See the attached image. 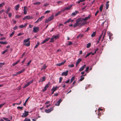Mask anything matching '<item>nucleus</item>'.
Wrapping results in <instances>:
<instances>
[{"label": "nucleus", "mask_w": 121, "mask_h": 121, "mask_svg": "<svg viewBox=\"0 0 121 121\" xmlns=\"http://www.w3.org/2000/svg\"><path fill=\"white\" fill-rule=\"evenodd\" d=\"M21 102H22V101H21L20 102V103H19V104H18L17 103H14V104H13V106H15V104H17V105H20V104L21 103Z\"/></svg>", "instance_id": "obj_51"}, {"label": "nucleus", "mask_w": 121, "mask_h": 121, "mask_svg": "<svg viewBox=\"0 0 121 121\" xmlns=\"http://www.w3.org/2000/svg\"><path fill=\"white\" fill-rule=\"evenodd\" d=\"M21 15H16L15 18L16 19H18L19 18H21Z\"/></svg>", "instance_id": "obj_34"}, {"label": "nucleus", "mask_w": 121, "mask_h": 121, "mask_svg": "<svg viewBox=\"0 0 121 121\" xmlns=\"http://www.w3.org/2000/svg\"><path fill=\"white\" fill-rule=\"evenodd\" d=\"M54 39L52 36V38L50 39V40L49 41V42L51 43V42H54Z\"/></svg>", "instance_id": "obj_31"}, {"label": "nucleus", "mask_w": 121, "mask_h": 121, "mask_svg": "<svg viewBox=\"0 0 121 121\" xmlns=\"http://www.w3.org/2000/svg\"><path fill=\"white\" fill-rule=\"evenodd\" d=\"M33 82V80H32L31 81H30L28 82L27 84L29 85L30 84L32 83Z\"/></svg>", "instance_id": "obj_41"}, {"label": "nucleus", "mask_w": 121, "mask_h": 121, "mask_svg": "<svg viewBox=\"0 0 121 121\" xmlns=\"http://www.w3.org/2000/svg\"><path fill=\"white\" fill-rule=\"evenodd\" d=\"M15 33L14 31L10 35V37H12L13 35Z\"/></svg>", "instance_id": "obj_45"}, {"label": "nucleus", "mask_w": 121, "mask_h": 121, "mask_svg": "<svg viewBox=\"0 0 121 121\" xmlns=\"http://www.w3.org/2000/svg\"><path fill=\"white\" fill-rule=\"evenodd\" d=\"M7 43L6 42L0 41V44H6Z\"/></svg>", "instance_id": "obj_36"}, {"label": "nucleus", "mask_w": 121, "mask_h": 121, "mask_svg": "<svg viewBox=\"0 0 121 121\" xmlns=\"http://www.w3.org/2000/svg\"><path fill=\"white\" fill-rule=\"evenodd\" d=\"M81 61L82 60L81 59L79 58L78 59L76 63V66H77V65H78Z\"/></svg>", "instance_id": "obj_21"}, {"label": "nucleus", "mask_w": 121, "mask_h": 121, "mask_svg": "<svg viewBox=\"0 0 121 121\" xmlns=\"http://www.w3.org/2000/svg\"><path fill=\"white\" fill-rule=\"evenodd\" d=\"M63 85L62 86V87L65 88L66 86V85L65 84V82H63L62 83V84H63Z\"/></svg>", "instance_id": "obj_53"}, {"label": "nucleus", "mask_w": 121, "mask_h": 121, "mask_svg": "<svg viewBox=\"0 0 121 121\" xmlns=\"http://www.w3.org/2000/svg\"><path fill=\"white\" fill-rule=\"evenodd\" d=\"M106 29H104L102 31V33L101 34V35H102V36L103 35V36L102 38V40L103 39H104V38L105 37V34L106 33Z\"/></svg>", "instance_id": "obj_3"}, {"label": "nucleus", "mask_w": 121, "mask_h": 121, "mask_svg": "<svg viewBox=\"0 0 121 121\" xmlns=\"http://www.w3.org/2000/svg\"><path fill=\"white\" fill-rule=\"evenodd\" d=\"M32 17L30 16H26L23 18V20L25 19H32Z\"/></svg>", "instance_id": "obj_16"}, {"label": "nucleus", "mask_w": 121, "mask_h": 121, "mask_svg": "<svg viewBox=\"0 0 121 121\" xmlns=\"http://www.w3.org/2000/svg\"><path fill=\"white\" fill-rule=\"evenodd\" d=\"M86 66V65H84L83 66L80 68L79 70V71H83L84 69Z\"/></svg>", "instance_id": "obj_18"}, {"label": "nucleus", "mask_w": 121, "mask_h": 121, "mask_svg": "<svg viewBox=\"0 0 121 121\" xmlns=\"http://www.w3.org/2000/svg\"><path fill=\"white\" fill-rule=\"evenodd\" d=\"M102 35L101 34V35L100 36L98 39L99 40V41L100 40L101 38L102 37Z\"/></svg>", "instance_id": "obj_61"}, {"label": "nucleus", "mask_w": 121, "mask_h": 121, "mask_svg": "<svg viewBox=\"0 0 121 121\" xmlns=\"http://www.w3.org/2000/svg\"><path fill=\"white\" fill-rule=\"evenodd\" d=\"M106 9H108V8L109 4H106Z\"/></svg>", "instance_id": "obj_54"}, {"label": "nucleus", "mask_w": 121, "mask_h": 121, "mask_svg": "<svg viewBox=\"0 0 121 121\" xmlns=\"http://www.w3.org/2000/svg\"><path fill=\"white\" fill-rule=\"evenodd\" d=\"M68 43L66 44L67 46L71 45L73 44V43L71 41H68Z\"/></svg>", "instance_id": "obj_27"}, {"label": "nucleus", "mask_w": 121, "mask_h": 121, "mask_svg": "<svg viewBox=\"0 0 121 121\" xmlns=\"http://www.w3.org/2000/svg\"><path fill=\"white\" fill-rule=\"evenodd\" d=\"M91 43H89L87 44L86 48H89L91 46Z\"/></svg>", "instance_id": "obj_42"}, {"label": "nucleus", "mask_w": 121, "mask_h": 121, "mask_svg": "<svg viewBox=\"0 0 121 121\" xmlns=\"http://www.w3.org/2000/svg\"><path fill=\"white\" fill-rule=\"evenodd\" d=\"M10 9L9 7H8V8L6 10V13L7 14L8 13V12L9 11Z\"/></svg>", "instance_id": "obj_40"}, {"label": "nucleus", "mask_w": 121, "mask_h": 121, "mask_svg": "<svg viewBox=\"0 0 121 121\" xmlns=\"http://www.w3.org/2000/svg\"><path fill=\"white\" fill-rule=\"evenodd\" d=\"M25 70L24 69H23L21 70H20V71L17 72V74H18L22 73L24 72L25 71Z\"/></svg>", "instance_id": "obj_19"}, {"label": "nucleus", "mask_w": 121, "mask_h": 121, "mask_svg": "<svg viewBox=\"0 0 121 121\" xmlns=\"http://www.w3.org/2000/svg\"><path fill=\"white\" fill-rule=\"evenodd\" d=\"M62 79H63V78L62 77H60V78L59 82V83H60L61 82Z\"/></svg>", "instance_id": "obj_49"}, {"label": "nucleus", "mask_w": 121, "mask_h": 121, "mask_svg": "<svg viewBox=\"0 0 121 121\" xmlns=\"http://www.w3.org/2000/svg\"><path fill=\"white\" fill-rule=\"evenodd\" d=\"M62 101V100L61 99H60L55 104V105L57 106H59L60 103Z\"/></svg>", "instance_id": "obj_17"}, {"label": "nucleus", "mask_w": 121, "mask_h": 121, "mask_svg": "<svg viewBox=\"0 0 121 121\" xmlns=\"http://www.w3.org/2000/svg\"><path fill=\"white\" fill-rule=\"evenodd\" d=\"M40 4V2H37L36 3H34L33 4L34 5H38L39 4Z\"/></svg>", "instance_id": "obj_44"}, {"label": "nucleus", "mask_w": 121, "mask_h": 121, "mask_svg": "<svg viewBox=\"0 0 121 121\" xmlns=\"http://www.w3.org/2000/svg\"><path fill=\"white\" fill-rule=\"evenodd\" d=\"M69 67L70 68H72L74 66V65L72 64L71 65H68Z\"/></svg>", "instance_id": "obj_47"}, {"label": "nucleus", "mask_w": 121, "mask_h": 121, "mask_svg": "<svg viewBox=\"0 0 121 121\" xmlns=\"http://www.w3.org/2000/svg\"><path fill=\"white\" fill-rule=\"evenodd\" d=\"M19 7V4H18V5H16V6L14 8L17 11L18 10Z\"/></svg>", "instance_id": "obj_29"}, {"label": "nucleus", "mask_w": 121, "mask_h": 121, "mask_svg": "<svg viewBox=\"0 0 121 121\" xmlns=\"http://www.w3.org/2000/svg\"><path fill=\"white\" fill-rule=\"evenodd\" d=\"M53 17L52 16H51L49 17L48 19L49 20V21H51L53 19Z\"/></svg>", "instance_id": "obj_39"}, {"label": "nucleus", "mask_w": 121, "mask_h": 121, "mask_svg": "<svg viewBox=\"0 0 121 121\" xmlns=\"http://www.w3.org/2000/svg\"><path fill=\"white\" fill-rule=\"evenodd\" d=\"M66 61H65L64 62H61L59 64H57V65L58 66H60L64 64Z\"/></svg>", "instance_id": "obj_22"}, {"label": "nucleus", "mask_w": 121, "mask_h": 121, "mask_svg": "<svg viewBox=\"0 0 121 121\" xmlns=\"http://www.w3.org/2000/svg\"><path fill=\"white\" fill-rule=\"evenodd\" d=\"M44 16H42L41 17L39 18L38 20L39 22L41 21L44 18Z\"/></svg>", "instance_id": "obj_25"}, {"label": "nucleus", "mask_w": 121, "mask_h": 121, "mask_svg": "<svg viewBox=\"0 0 121 121\" xmlns=\"http://www.w3.org/2000/svg\"><path fill=\"white\" fill-rule=\"evenodd\" d=\"M24 34V33H19L17 35V36H19L21 35H23Z\"/></svg>", "instance_id": "obj_52"}, {"label": "nucleus", "mask_w": 121, "mask_h": 121, "mask_svg": "<svg viewBox=\"0 0 121 121\" xmlns=\"http://www.w3.org/2000/svg\"><path fill=\"white\" fill-rule=\"evenodd\" d=\"M20 60H17L16 63H13V66H15L18 63L20 62Z\"/></svg>", "instance_id": "obj_38"}, {"label": "nucleus", "mask_w": 121, "mask_h": 121, "mask_svg": "<svg viewBox=\"0 0 121 121\" xmlns=\"http://www.w3.org/2000/svg\"><path fill=\"white\" fill-rule=\"evenodd\" d=\"M49 21H49V19H47L45 21V23H47Z\"/></svg>", "instance_id": "obj_62"}, {"label": "nucleus", "mask_w": 121, "mask_h": 121, "mask_svg": "<svg viewBox=\"0 0 121 121\" xmlns=\"http://www.w3.org/2000/svg\"><path fill=\"white\" fill-rule=\"evenodd\" d=\"M4 4L3 3H2V4H0V8L1 7H2L3 6Z\"/></svg>", "instance_id": "obj_63"}, {"label": "nucleus", "mask_w": 121, "mask_h": 121, "mask_svg": "<svg viewBox=\"0 0 121 121\" xmlns=\"http://www.w3.org/2000/svg\"><path fill=\"white\" fill-rule=\"evenodd\" d=\"M24 11V14H26L27 13V7L25 6L24 7V9L23 10Z\"/></svg>", "instance_id": "obj_12"}, {"label": "nucleus", "mask_w": 121, "mask_h": 121, "mask_svg": "<svg viewBox=\"0 0 121 121\" xmlns=\"http://www.w3.org/2000/svg\"><path fill=\"white\" fill-rule=\"evenodd\" d=\"M50 39V38L49 37L48 38L46 39H45L41 43V44H43L47 42L48 41L49 39Z\"/></svg>", "instance_id": "obj_15"}, {"label": "nucleus", "mask_w": 121, "mask_h": 121, "mask_svg": "<svg viewBox=\"0 0 121 121\" xmlns=\"http://www.w3.org/2000/svg\"><path fill=\"white\" fill-rule=\"evenodd\" d=\"M9 16V17H11L12 15V13H9L8 14Z\"/></svg>", "instance_id": "obj_64"}, {"label": "nucleus", "mask_w": 121, "mask_h": 121, "mask_svg": "<svg viewBox=\"0 0 121 121\" xmlns=\"http://www.w3.org/2000/svg\"><path fill=\"white\" fill-rule=\"evenodd\" d=\"M79 12L77 11H76L73 13H72L71 15V16H74L76 15L77 14L79 13Z\"/></svg>", "instance_id": "obj_13"}, {"label": "nucleus", "mask_w": 121, "mask_h": 121, "mask_svg": "<svg viewBox=\"0 0 121 121\" xmlns=\"http://www.w3.org/2000/svg\"><path fill=\"white\" fill-rule=\"evenodd\" d=\"M29 86L27 84H26L23 87V88H24L27 87V86Z\"/></svg>", "instance_id": "obj_59"}, {"label": "nucleus", "mask_w": 121, "mask_h": 121, "mask_svg": "<svg viewBox=\"0 0 121 121\" xmlns=\"http://www.w3.org/2000/svg\"><path fill=\"white\" fill-rule=\"evenodd\" d=\"M59 88L57 86H56L55 87H53V88L51 89V91H56L58 88Z\"/></svg>", "instance_id": "obj_20"}, {"label": "nucleus", "mask_w": 121, "mask_h": 121, "mask_svg": "<svg viewBox=\"0 0 121 121\" xmlns=\"http://www.w3.org/2000/svg\"><path fill=\"white\" fill-rule=\"evenodd\" d=\"M75 78V76H73L72 77L70 81V83H72L73 82V81L74 80Z\"/></svg>", "instance_id": "obj_30"}, {"label": "nucleus", "mask_w": 121, "mask_h": 121, "mask_svg": "<svg viewBox=\"0 0 121 121\" xmlns=\"http://www.w3.org/2000/svg\"><path fill=\"white\" fill-rule=\"evenodd\" d=\"M72 6L73 5L71 4L68 7H65L64 8V10L63 11H64L65 10H69L71 8Z\"/></svg>", "instance_id": "obj_10"}, {"label": "nucleus", "mask_w": 121, "mask_h": 121, "mask_svg": "<svg viewBox=\"0 0 121 121\" xmlns=\"http://www.w3.org/2000/svg\"><path fill=\"white\" fill-rule=\"evenodd\" d=\"M107 33L108 34V35L109 37L110 40V41L112 40V34L108 31V32Z\"/></svg>", "instance_id": "obj_8"}, {"label": "nucleus", "mask_w": 121, "mask_h": 121, "mask_svg": "<svg viewBox=\"0 0 121 121\" xmlns=\"http://www.w3.org/2000/svg\"><path fill=\"white\" fill-rule=\"evenodd\" d=\"M19 27L20 28H22L24 27V25H21L20 26H19Z\"/></svg>", "instance_id": "obj_55"}, {"label": "nucleus", "mask_w": 121, "mask_h": 121, "mask_svg": "<svg viewBox=\"0 0 121 121\" xmlns=\"http://www.w3.org/2000/svg\"><path fill=\"white\" fill-rule=\"evenodd\" d=\"M103 4H102L100 6L99 8V10L101 12L102 11L103 7Z\"/></svg>", "instance_id": "obj_32"}, {"label": "nucleus", "mask_w": 121, "mask_h": 121, "mask_svg": "<svg viewBox=\"0 0 121 121\" xmlns=\"http://www.w3.org/2000/svg\"><path fill=\"white\" fill-rule=\"evenodd\" d=\"M53 109V107H52L50 108V109H45V111L46 113H48L52 111Z\"/></svg>", "instance_id": "obj_7"}, {"label": "nucleus", "mask_w": 121, "mask_h": 121, "mask_svg": "<svg viewBox=\"0 0 121 121\" xmlns=\"http://www.w3.org/2000/svg\"><path fill=\"white\" fill-rule=\"evenodd\" d=\"M23 121H30V120L29 119H28L27 118H26L25 120Z\"/></svg>", "instance_id": "obj_46"}, {"label": "nucleus", "mask_w": 121, "mask_h": 121, "mask_svg": "<svg viewBox=\"0 0 121 121\" xmlns=\"http://www.w3.org/2000/svg\"><path fill=\"white\" fill-rule=\"evenodd\" d=\"M78 23V22H77L76 20V23L74 24L73 25V26L74 27H75L79 26Z\"/></svg>", "instance_id": "obj_24"}, {"label": "nucleus", "mask_w": 121, "mask_h": 121, "mask_svg": "<svg viewBox=\"0 0 121 121\" xmlns=\"http://www.w3.org/2000/svg\"><path fill=\"white\" fill-rule=\"evenodd\" d=\"M89 69V67L88 66L86 68V69L85 70V71L86 72H87L88 71Z\"/></svg>", "instance_id": "obj_57"}, {"label": "nucleus", "mask_w": 121, "mask_h": 121, "mask_svg": "<svg viewBox=\"0 0 121 121\" xmlns=\"http://www.w3.org/2000/svg\"><path fill=\"white\" fill-rule=\"evenodd\" d=\"M71 21V18H69V19L68 20L66 21V22H65L64 23V24H66L67 23H69L70 22V21Z\"/></svg>", "instance_id": "obj_35"}, {"label": "nucleus", "mask_w": 121, "mask_h": 121, "mask_svg": "<svg viewBox=\"0 0 121 121\" xmlns=\"http://www.w3.org/2000/svg\"><path fill=\"white\" fill-rule=\"evenodd\" d=\"M91 53V52H90L88 54H87V55H86V56L85 57V58H86L88 56H89Z\"/></svg>", "instance_id": "obj_50"}, {"label": "nucleus", "mask_w": 121, "mask_h": 121, "mask_svg": "<svg viewBox=\"0 0 121 121\" xmlns=\"http://www.w3.org/2000/svg\"><path fill=\"white\" fill-rule=\"evenodd\" d=\"M5 104V103H4L0 104V108L2 106H3Z\"/></svg>", "instance_id": "obj_58"}, {"label": "nucleus", "mask_w": 121, "mask_h": 121, "mask_svg": "<svg viewBox=\"0 0 121 121\" xmlns=\"http://www.w3.org/2000/svg\"><path fill=\"white\" fill-rule=\"evenodd\" d=\"M31 60H30L27 64V65H26V66H28L30 64L31 62Z\"/></svg>", "instance_id": "obj_56"}, {"label": "nucleus", "mask_w": 121, "mask_h": 121, "mask_svg": "<svg viewBox=\"0 0 121 121\" xmlns=\"http://www.w3.org/2000/svg\"><path fill=\"white\" fill-rule=\"evenodd\" d=\"M8 50L6 49L5 50H4V51H3L2 53V54H5L8 51Z\"/></svg>", "instance_id": "obj_48"}, {"label": "nucleus", "mask_w": 121, "mask_h": 121, "mask_svg": "<svg viewBox=\"0 0 121 121\" xmlns=\"http://www.w3.org/2000/svg\"><path fill=\"white\" fill-rule=\"evenodd\" d=\"M91 15H89L88 17H85L84 18H82V20L83 21H86L87 20H88L89 19H90L91 18Z\"/></svg>", "instance_id": "obj_11"}, {"label": "nucleus", "mask_w": 121, "mask_h": 121, "mask_svg": "<svg viewBox=\"0 0 121 121\" xmlns=\"http://www.w3.org/2000/svg\"><path fill=\"white\" fill-rule=\"evenodd\" d=\"M77 21L78 22V23L79 26H83L85 25L87 23L86 22H83L82 20V18H78L77 20Z\"/></svg>", "instance_id": "obj_1"}, {"label": "nucleus", "mask_w": 121, "mask_h": 121, "mask_svg": "<svg viewBox=\"0 0 121 121\" xmlns=\"http://www.w3.org/2000/svg\"><path fill=\"white\" fill-rule=\"evenodd\" d=\"M59 35L58 34L56 36H53V37L54 38V39H58L59 38Z\"/></svg>", "instance_id": "obj_26"}, {"label": "nucleus", "mask_w": 121, "mask_h": 121, "mask_svg": "<svg viewBox=\"0 0 121 121\" xmlns=\"http://www.w3.org/2000/svg\"><path fill=\"white\" fill-rule=\"evenodd\" d=\"M17 108L18 109H20L21 110H22L23 108V107H17Z\"/></svg>", "instance_id": "obj_60"}, {"label": "nucleus", "mask_w": 121, "mask_h": 121, "mask_svg": "<svg viewBox=\"0 0 121 121\" xmlns=\"http://www.w3.org/2000/svg\"><path fill=\"white\" fill-rule=\"evenodd\" d=\"M84 75H83V76L82 75L81 76V78L79 80V81H82V80H83L84 79V77H82L83 76H84Z\"/></svg>", "instance_id": "obj_43"}, {"label": "nucleus", "mask_w": 121, "mask_h": 121, "mask_svg": "<svg viewBox=\"0 0 121 121\" xmlns=\"http://www.w3.org/2000/svg\"><path fill=\"white\" fill-rule=\"evenodd\" d=\"M84 36V35L80 33L78 34L76 37V38L77 39L79 38L80 37V38H81L82 37Z\"/></svg>", "instance_id": "obj_14"}, {"label": "nucleus", "mask_w": 121, "mask_h": 121, "mask_svg": "<svg viewBox=\"0 0 121 121\" xmlns=\"http://www.w3.org/2000/svg\"><path fill=\"white\" fill-rule=\"evenodd\" d=\"M30 39V38H28L27 39H24L23 44V45L27 47L29 46L30 45V41L29 40Z\"/></svg>", "instance_id": "obj_2"}, {"label": "nucleus", "mask_w": 121, "mask_h": 121, "mask_svg": "<svg viewBox=\"0 0 121 121\" xmlns=\"http://www.w3.org/2000/svg\"><path fill=\"white\" fill-rule=\"evenodd\" d=\"M96 32H93V33L91 35V36L92 37H94L95 36V35H96Z\"/></svg>", "instance_id": "obj_33"}, {"label": "nucleus", "mask_w": 121, "mask_h": 121, "mask_svg": "<svg viewBox=\"0 0 121 121\" xmlns=\"http://www.w3.org/2000/svg\"><path fill=\"white\" fill-rule=\"evenodd\" d=\"M68 72L69 71L67 70L66 72H63L61 74V75L62 76H67L68 74Z\"/></svg>", "instance_id": "obj_9"}, {"label": "nucleus", "mask_w": 121, "mask_h": 121, "mask_svg": "<svg viewBox=\"0 0 121 121\" xmlns=\"http://www.w3.org/2000/svg\"><path fill=\"white\" fill-rule=\"evenodd\" d=\"M50 82H48L47 84L45 86L44 89L43 90V91H46L47 89L48 88L49 86L50 85Z\"/></svg>", "instance_id": "obj_5"}, {"label": "nucleus", "mask_w": 121, "mask_h": 121, "mask_svg": "<svg viewBox=\"0 0 121 121\" xmlns=\"http://www.w3.org/2000/svg\"><path fill=\"white\" fill-rule=\"evenodd\" d=\"M29 112L25 111V113H23L22 115L21 116L22 117H26L29 115Z\"/></svg>", "instance_id": "obj_4"}, {"label": "nucleus", "mask_w": 121, "mask_h": 121, "mask_svg": "<svg viewBox=\"0 0 121 121\" xmlns=\"http://www.w3.org/2000/svg\"><path fill=\"white\" fill-rule=\"evenodd\" d=\"M62 11H60L58 12V13H57L55 15V16H57L58 15L60 14L62 12Z\"/></svg>", "instance_id": "obj_37"}, {"label": "nucleus", "mask_w": 121, "mask_h": 121, "mask_svg": "<svg viewBox=\"0 0 121 121\" xmlns=\"http://www.w3.org/2000/svg\"><path fill=\"white\" fill-rule=\"evenodd\" d=\"M39 28L38 27L34 26L33 27V32L35 33H36L38 32L39 31Z\"/></svg>", "instance_id": "obj_6"}, {"label": "nucleus", "mask_w": 121, "mask_h": 121, "mask_svg": "<svg viewBox=\"0 0 121 121\" xmlns=\"http://www.w3.org/2000/svg\"><path fill=\"white\" fill-rule=\"evenodd\" d=\"M47 67L45 64H44L43 66H42L41 68V70H45V69Z\"/></svg>", "instance_id": "obj_28"}, {"label": "nucleus", "mask_w": 121, "mask_h": 121, "mask_svg": "<svg viewBox=\"0 0 121 121\" xmlns=\"http://www.w3.org/2000/svg\"><path fill=\"white\" fill-rule=\"evenodd\" d=\"M45 77L44 76L41 79H40L39 81V82H43L45 81Z\"/></svg>", "instance_id": "obj_23"}]
</instances>
